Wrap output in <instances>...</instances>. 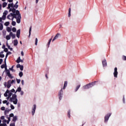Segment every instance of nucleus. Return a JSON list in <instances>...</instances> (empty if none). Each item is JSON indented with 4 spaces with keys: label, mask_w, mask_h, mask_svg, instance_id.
<instances>
[{
    "label": "nucleus",
    "mask_w": 126,
    "mask_h": 126,
    "mask_svg": "<svg viewBox=\"0 0 126 126\" xmlns=\"http://www.w3.org/2000/svg\"><path fill=\"white\" fill-rule=\"evenodd\" d=\"M4 25L5 26H8V25H9V22H6L4 23Z\"/></svg>",
    "instance_id": "36"
},
{
    "label": "nucleus",
    "mask_w": 126,
    "mask_h": 126,
    "mask_svg": "<svg viewBox=\"0 0 126 126\" xmlns=\"http://www.w3.org/2000/svg\"><path fill=\"white\" fill-rule=\"evenodd\" d=\"M7 102V100H3L2 101L3 104H6Z\"/></svg>",
    "instance_id": "52"
},
{
    "label": "nucleus",
    "mask_w": 126,
    "mask_h": 126,
    "mask_svg": "<svg viewBox=\"0 0 126 126\" xmlns=\"http://www.w3.org/2000/svg\"><path fill=\"white\" fill-rule=\"evenodd\" d=\"M2 59H0V64H1L2 63Z\"/></svg>",
    "instance_id": "58"
},
{
    "label": "nucleus",
    "mask_w": 126,
    "mask_h": 126,
    "mask_svg": "<svg viewBox=\"0 0 126 126\" xmlns=\"http://www.w3.org/2000/svg\"><path fill=\"white\" fill-rule=\"evenodd\" d=\"M103 66H107V61H106V59L103 60L102 61Z\"/></svg>",
    "instance_id": "12"
},
{
    "label": "nucleus",
    "mask_w": 126,
    "mask_h": 126,
    "mask_svg": "<svg viewBox=\"0 0 126 126\" xmlns=\"http://www.w3.org/2000/svg\"><path fill=\"white\" fill-rule=\"evenodd\" d=\"M14 18H16L17 23H20L21 21V14L18 10H16V13L14 14Z\"/></svg>",
    "instance_id": "2"
},
{
    "label": "nucleus",
    "mask_w": 126,
    "mask_h": 126,
    "mask_svg": "<svg viewBox=\"0 0 126 126\" xmlns=\"http://www.w3.org/2000/svg\"><path fill=\"white\" fill-rule=\"evenodd\" d=\"M112 113L107 114L104 117V123H108V121H109V119H110V117H111Z\"/></svg>",
    "instance_id": "8"
},
{
    "label": "nucleus",
    "mask_w": 126,
    "mask_h": 126,
    "mask_svg": "<svg viewBox=\"0 0 126 126\" xmlns=\"http://www.w3.org/2000/svg\"><path fill=\"white\" fill-rule=\"evenodd\" d=\"M6 60H5V64H2L1 65V68H4L6 65Z\"/></svg>",
    "instance_id": "19"
},
{
    "label": "nucleus",
    "mask_w": 126,
    "mask_h": 126,
    "mask_svg": "<svg viewBox=\"0 0 126 126\" xmlns=\"http://www.w3.org/2000/svg\"><path fill=\"white\" fill-rule=\"evenodd\" d=\"M1 111H4V110H5V107H4V106L1 107Z\"/></svg>",
    "instance_id": "51"
},
{
    "label": "nucleus",
    "mask_w": 126,
    "mask_h": 126,
    "mask_svg": "<svg viewBox=\"0 0 126 126\" xmlns=\"http://www.w3.org/2000/svg\"><path fill=\"white\" fill-rule=\"evenodd\" d=\"M12 37V39H15L16 35L15 34L13 33L12 32H10L9 35L6 36V39L8 40H10Z\"/></svg>",
    "instance_id": "4"
},
{
    "label": "nucleus",
    "mask_w": 126,
    "mask_h": 126,
    "mask_svg": "<svg viewBox=\"0 0 126 126\" xmlns=\"http://www.w3.org/2000/svg\"><path fill=\"white\" fill-rule=\"evenodd\" d=\"M61 36L62 35L61 34V33H57L53 39L52 42H54V41H55V40H57V39H59V38H61Z\"/></svg>",
    "instance_id": "9"
},
{
    "label": "nucleus",
    "mask_w": 126,
    "mask_h": 126,
    "mask_svg": "<svg viewBox=\"0 0 126 126\" xmlns=\"http://www.w3.org/2000/svg\"><path fill=\"white\" fill-rule=\"evenodd\" d=\"M21 83H22V85H24V80H22L21 81Z\"/></svg>",
    "instance_id": "56"
},
{
    "label": "nucleus",
    "mask_w": 126,
    "mask_h": 126,
    "mask_svg": "<svg viewBox=\"0 0 126 126\" xmlns=\"http://www.w3.org/2000/svg\"><path fill=\"white\" fill-rule=\"evenodd\" d=\"M21 66V65H20V64H18L17 65H16V67L17 68H20V67Z\"/></svg>",
    "instance_id": "45"
},
{
    "label": "nucleus",
    "mask_w": 126,
    "mask_h": 126,
    "mask_svg": "<svg viewBox=\"0 0 126 126\" xmlns=\"http://www.w3.org/2000/svg\"><path fill=\"white\" fill-rule=\"evenodd\" d=\"M12 12H13V14H15V13H16V10L13 8L12 10Z\"/></svg>",
    "instance_id": "32"
},
{
    "label": "nucleus",
    "mask_w": 126,
    "mask_h": 126,
    "mask_svg": "<svg viewBox=\"0 0 126 126\" xmlns=\"http://www.w3.org/2000/svg\"><path fill=\"white\" fill-rule=\"evenodd\" d=\"M70 12H71V9L70 8H69V10H68V17H70Z\"/></svg>",
    "instance_id": "24"
},
{
    "label": "nucleus",
    "mask_w": 126,
    "mask_h": 126,
    "mask_svg": "<svg viewBox=\"0 0 126 126\" xmlns=\"http://www.w3.org/2000/svg\"><path fill=\"white\" fill-rule=\"evenodd\" d=\"M10 102H13V104L16 105L18 100L17 99V96L16 94H14L12 95V97L10 98Z\"/></svg>",
    "instance_id": "3"
},
{
    "label": "nucleus",
    "mask_w": 126,
    "mask_h": 126,
    "mask_svg": "<svg viewBox=\"0 0 126 126\" xmlns=\"http://www.w3.org/2000/svg\"><path fill=\"white\" fill-rule=\"evenodd\" d=\"M10 92H11V93H15V90H14V89H12L10 91Z\"/></svg>",
    "instance_id": "41"
},
{
    "label": "nucleus",
    "mask_w": 126,
    "mask_h": 126,
    "mask_svg": "<svg viewBox=\"0 0 126 126\" xmlns=\"http://www.w3.org/2000/svg\"><path fill=\"white\" fill-rule=\"evenodd\" d=\"M21 54L22 56H24V53L23 52V51H22Z\"/></svg>",
    "instance_id": "61"
},
{
    "label": "nucleus",
    "mask_w": 126,
    "mask_h": 126,
    "mask_svg": "<svg viewBox=\"0 0 126 126\" xmlns=\"http://www.w3.org/2000/svg\"><path fill=\"white\" fill-rule=\"evenodd\" d=\"M7 13H8V12L7 11H5L3 13V15L4 16H6V15H7Z\"/></svg>",
    "instance_id": "27"
},
{
    "label": "nucleus",
    "mask_w": 126,
    "mask_h": 126,
    "mask_svg": "<svg viewBox=\"0 0 126 126\" xmlns=\"http://www.w3.org/2000/svg\"><path fill=\"white\" fill-rule=\"evenodd\" d=\"M67 116L69 118H70V110H69L67 112Z\"/></svg>",
    "instance_id": "33"
},
{
    "label": "nucleus",
    "mask_w": 126,
    "mask_h": 126,
    "mask_svg": "<svg viewBox=\"0 0 126 126\" xmlns=\"http://www.w3.org/2000/svg\"><path fill=\"white\" fill-rule=\"evenodd\" d=\"M8 90H7L6 91V92L4 93V96H5V97H7L8 96Z\"/></svg>",
    "instance_id": "21"
},
{
    "label": "nucleus",
    "mask_w": 126,
    "mask_h": 126,
    "mask_svg": "<svg viewBox=\"0 0 126 126\" xmlns=\"http://www.w3.org/2000/svg\"><path fill=\"white\" fill-rule=\"evenodd\" d=\"M6 30L7 31V32H11V28H10V27H7L6 29Z\"/></svg>",
    "instance_id": "28"
},
{
    "label": "nucleus",
    "mask_w": 126,
    "mask_h": 126,
    "mask_svg": "<svg viewBox=\"0 0 126 126\" xmlns=\"http://www.w3.org/2000/svg\"><path fill=\"white\" fill-rule=\"evenodd\" d=\"M9 54H11V52H8V53H6V55L5 56V60H6V59L7 58V57L8 56V55H9Z\"/></svg>",
    "instance_id": "30"
},
{
    "label": "nucleus",
    "mask_w": 126,
    "mask_h": 126,
    "mask_svg": "<svg viewBox=\"0 0 126 126\" xmlns=\"http://www.w3.org/2000/svg\"><path fill=\"white\" fill-rule=\"evenodd\" d=\"M11 84H13V83H15V80H12V81H11Z\"/></svg>",
    "instance_id": "48"
},
{
    "label": "nucleus",
    "mask_w": 126,
    "mask_h": 126,
    "mask_svg": "<svg viewBox=\"0 0 126 126\" xmlns=\"http://www.w3.org/2000/svg\"><path fill=\"white\" fill-rule=\"evenodd\" d=\"M5 72L8 77H9L10 78H13V77L11 75V74H10V71H9V70H6V71H5Z\"/></svg>",
    "instance_id": "11"
},
{
    "label": "nucleus",
    "mask_w": 126,
    "mask_h": 126,
    "mask_svg": "<svg viewBox=\"0 0 126 126\" xmlns=\"http://www.w3.org/2000/svg\"><path fill=\"white\" fill-rule=\"evenodd\" d=\"M21 87H19L17 88V90L16 91V92H15V94H16L17 92H21Z\"/></svg>",
    "instance_id": "16"
},
{
    "label": "nucleus",
    "mask_w": 126,
    "mask_h": 126,
    "mask_svg": "<svg viewBox=\"0 0 126 126\" xmlns=\"http://www.w3.org/2000/svg\"><path fill=\"white\" fill-rule=\"evenodd\" d=\"M14 7H15V8H18V4H15L14 5Z\"/></svg>",
    "instance_id": "46"
},
{
    "label": "nucleus",
    "mask_w": 126,
    "mask_h": 126,
    "mask_svg": "<svg viewBox=\"0 0 126 126\" xmlns=\"http://www.w3.org/2000/svg\"><path fill=\"white\" fill-rule=\"evenodd\" d=\"M32 30V27H31L30 28V30H29V37H30L31 35V31Z\"/></svg>",
    "instance_id": "22"
},
{
    "label": "nucleus",
    "mask_w": 126,
    "mask_h": 126,
    "mask_svg": "<svg viewBox=\"0 0 126 126\" xmlns=\"http://www.w3.org/2000/svg\"><path fill=\"white\" fill-rule=\"evenodd\" d=\"M10 86H11V80H9L7 82V88H10Z\"/></svg>",
    "instance_id": "13"
},
{
    "label": "nucleus",
    "mask_w": 126,
    "mask_h": 126,
    "mask_svg": "<svg viewBox=\"0 0 126 126\" xmlns=\"http://www.w3.org/2000/svg\"><path fill=\"white\" fill-rule=\"evenodd\" d=\"M10 126H15V123H11Z\"/></svg>",
    "instance_id": "53"
},
{
    "label": "nucleus",
    "mask_w": 126,
    "mask_h": 126,
    "mask_svg": "<svg viewBox=\"0 0 126 126\" xmlns=\"http://www.w3.org/2000/svg\"><path fill=\"white\" fill-rule=\"evenodd\" d=\"M12 121H13V122H14V123H15V122H16V121H17V116H14L13 117Z\"/></svg>",
    "instance_id": "18"
},
{
    "label": "nucleus",
    "mask_w": 126,
    "mask_h": 126,
    "mask_svg": "<svg viewBox=\"0 0 126 126\" xmlns=\"http://www.w3.org/2000/svg\"><path fill=\"white\" fill-rule=\"evenodd\" d=\"M8 9H9V12H10V11H12V9H11V8H8Z\"/></svg>",
    "instance_id": "63"
},
{
    "label": "nucleus",
    "mask_w": 126,
    "mask_h": 126,
    "mask_svg": "<svg viewBox=\"0 0 126 126\" xmlns=\"http://www.w3.org/2000/svg\"><path fill=\"white\" fill-rule=\"evenodd\" d=\"M7 51H8V49H7V48H5L4 49V52H5L6 53L7 52Z\"/></svg>",
    "instance_id": "57"
},
{
    "label": "nucleus",
    "mask_w": 126,
    "mask_h": 126,
    "mask_svg": "<svg viewBox=\"0 0 126 126\" xmlns=\"http://www.w3.org/2000/svg\"><path fill=\"white\" fill-rule=\"evenodd\" d=\"M37 44H38V38H35V46H37Z\"/></svg>",
    "instance_id": "39"
},
{
    "label": "nucleus",
    "mask_w": 126,
    "mask_h": 126,
    "mask_svg": "<svg viewBox=\"0 0 126 126\" xmlns=\"http://www.w3.org/2000/svg\"><path fill=\"white\" fill-rule=\"evenodd\" d=\"M6 5H7V2H4L2 3V7L4 8V7H5V6H6Z\"/></svg>",
    "instance_id": "20"
},
{
    "label": "nucleus",
    "mask_w": 126,
    "mask_h": 126,
    "mask_svg": "<svg viewBox=\"0 0 126 126\" xmlns=\"http://www.w3.org/2000/svg\"><path fill=\"white\" fill-rule=\"evenodd\" d=\"M13 6H14V4H13V3H9V4H8L7 9L10 8V7H13Z\"/></svg>",
    "instance_id": "15"
},
{
    "label": "nucleus",
    "mask_w": 126,
    "mask_h": 126,
    "mask_svg": "<svg viewBox=\"0 0 126 126\" xmlns=\"http://www.w3.org/2000/svg\"><path fill=\"white\" fill-rule=\"evenodd\" d=\"M8 96L9 97H11V96H12V93H11L10 91H8Z\"/></svg>",
    "instance_id": "26"
},
{
    "label": "nucleus",
    "mask_w": 126,
    "mask_h": 126,
    "mask_svg": "<svg viewBox=\"0 0 126 126\" xmlns=\"http://www.w3.org/2000/svg\"><path fill=\"white\" fill-rule=\"evenodd\" d=\"M16 36L17 38H19V37L20 36V30H18L17 31Z\"/></svg>",
    "instance_id": "14"
},
{
    "label": "nucleus",
    "mask_w": 126,
    "mask_h": 126,
    "mask_svg": "<svg viewBox=\"0 0 126 126\" xmlns=\"http://www.w3.org/2000/svg\"><path fill=\"white\" fill-rule=\"evenodd\" d=\"M9 117H10V118H12V117H14V115L13 114V113H11L9 115Z\"/></svg>",
    "instance_id": "44"
},
{
    "label": "nucleus",
    "mask_w": 126,
    "mask_h": 126,
    "mask_svg": "<svg viewBox=\"0 0 126 126\" xmlns=\"http://www.w3.org/2000/svg\"><path fill=\"white\" fill-rule=\"evenodd\" d=\"M12 25L13 26H15V25H16V22L15 21H12Z\"/></svg>",
    "instance_id": "35"
},
{
    "label": "nucleus",
    "mask_w": 126,
    "mask_h": 126,
    "mask_svg": "<svg viewBox=\"0 0 126 126\" xmlns=\"http://www.w3.org/2000/svg\"><path fill=\"white\" fill-rule=\"evenodd\" d=\"M3 84L5 87H6V86H7V84L6 83V82H4Z\"/></svg>",
    "instance_id": "55"
},
{
    "label": "nucleus",
    "mask_w": 126,
    "mask_h": 126,
    "mask_svg": "<svg viewBox=\"0 0 126 126\" xmlns=\"http://www.w3.org/2000/svg\"><path fill=\"white\" fill-rule=\"evenodd\" d=\"M19 76L20 77H22L23 76V72L22 71H21L19 73Z\"/></svg>",
    "instance_id": "23"
},
{
    "label": "nucleus",
    "mask_w": 126,
    "mask_h": 126,
    "mask_svg": "<svg viewBox=\"0 0 126 126\" xmlns=\"http://www.w3.org/2000/svg\"><path fill=\"white\" fill-rule=\"evenodd\" d=\"M23 68H24V67H23V65H21V66L20 67V70H23Z\"/></svg>",
    "instance_id": "49"
},
{
    "label": "nucleus",
    "mask_w": 126,
    "mask_h": 126,
    "mask_svg": "<svg viewBox=\"0 0 126 126\" xmlns=\"http://www.w3.org/2000/svg\"><path fill=\"white\" fill-rule=\"evenodd\" d=\"M95 85V82L90 83L87 84V85L84 86L83 88L84 89H89V88H91V87H93Z\"/></svg>",
    "instance_id": "5"
},
{
    "label": "nucleus",
    "mask_w": 126,
    "mask_h": 126,
    "mask_svg": "<svg viewBox=\"0 0 126 126\" xmlns=\"http://www.w3.org/2000/svg\"><path fill=\"white\" fill-rule=\"evenodd\" d=\"M2 20H5V18H6V16H2Z\"/></svg>",
    "instance_id": "43"
},
{
    "label": "nucleus",
    "mask_w": 126,
    "mask_h": 126,
    "mask_svg": "<svg viewBox=\"0 0 126 126\" xmlns=\"http://www.w3.org/2000/svg\"><path fill=\"white\" fill-rule=\"evenodd\" d=\"M3 29V25L1 23H0V30H2Z\"/></svg>",
    "instance_id": "25"
},
{
    "label": "nucleus",
    "mask_w": 126,
    "mask_h": 126,
    "mask_svg": "<svg viewBox=\"0 0 126 126\" xmlns=\"http://www.w3.org/2000/svg\"><path fill=\"white\" fill-rule=\"evenodd\" d=\"M16 63H20V60H18V59H17L16 61Z\"/></svg>",
    "instance_id": "60"
},
{
    "label": "nucleus",
    "mask_w": 126,
    "mask_h": 126,
    "mask_svg": "<svg viewBox=\"0 0 126 126\" xmlns=\"http://www.w3.org/2000/svg\"><path fill=\"white\" fill-rule=\"evenodd\" d=\"M2 126H7L6 123H3V124H2Z\"/></svg>",
    "instance_id": "62"
},
{
    "label": "nucleus",
    "mask_w": 126,
    "mask_h": 126,
    "mask_svg": "<svg viewBox=\"0 0 126 126\" xmlns=\"http://www.w3.org/2000/svg\"><path fill=\"white\" fill-rule=\"evenodd\" d=\"M12 32H16V28H13L12 29Z\"/></svg>",
    "instance_id": "37"
},
{
    "label": "nucleus",
    "mask_w": 126,
    "mask_h": 126,
    "mask_svg": "<svg viewBox=\"0 0 126 126\" xmlns=\"http://www.w3.org/2000/svg\"><path fill=\"white\" fill-rule=\"evenodd\" d=\"M6 32H5V31H3L2 32V33H3V35H5Z\"/></svg>",
    "instance_id": "64"
},
{
    "label": "nucleus",
    "mask_w": 126,
    "mask_h": 126,
    "mask_svg": "<svg viewBox=\"0 0 126 126\" xmlns=\"http://www.w3.org/2000/svg\"><path fill=\"white\" fill-rule=\"evenodd\" d=\"M7 19H9V20H12L13 21V19H14V14L11 13L7 16Z\"/></svg>",
    "instance_id": "7"
},
{
    "label": "nucleus",
    "mask_w": 126,
    "mask_h": 126,
    "mask_svg": "<svg viewBox=\"0 0 126 126\" xmlns=\"http://www.w3.org/2000/svg\"><path fill=\"white\" fill-rule=\"evenodd\" d=\"M20 92V95H21V96H23V95L24 94V92H23V91H22Z\"/></svg>",
    "instance_id": "42"
},
{
    "label": "nucleus",
    "mask_w": 126,
    "mask_h": 126,
    "mask_svg": "<svg viewBox=\"0 0 126 126\" xmlns=\"http://www.w3.org/2000/svg\"><path fill=\"white\" fill-rule=\"evenodd\" d=\"M118 68L117 67H115L114 68V72L113 73V74H114V77L115 78H118Z\"/></svg>",
    "instance_id": "10"
},
{
    "label": "nucleus",
    "mask_w": 126,
    "mask_h": 126,
    "mask_svg": "<svg viewBox=\"0 0 126 126\" xmlns=\"http://www.w3.org/2000/svg\"><path fill=\"white\" fill-rule=\"evenodd\" d=\"M9 69L12 71V72H15V70L13 69V66H12L11 68H9Z\"/></svg>",
    "instance_id": "31"
},
{
    "label": "nucleus",
    "mask_w": 126,
    "mask_h": 126,
    "mask_svg": "<svg viewBox=\"0 0 126 126\" xmlns=\"http://www.w3.org/2000/svg\"><path fill=\"white\" fill-rule=\"evenodd\" d=\"M80 87V85L77 86L76 87V89L75 90V91L76 92V91H77V90H78V89H79V88Z\"/></svg>",
    "instance_id": "34"
},
{
    "label": "nucleus",
    "mask_w": 126,
    "mask_h": 126,
    "mask_svg": "<svg viewBox=\"0 0 126 126\" xmlns=\"http://www.w3.org/2000/svg\"><path fill=\"white\" fill-rule=\"evenodd\" d=\"M18 44V40L17 39H15L14 40V46H17Z\"/></svg>",
    "instance_id": "17"
},
{
    "label": "nucleus",
    "mask_w": 126,
    "mask_h": 126,
    "mask_svg": "<svg viewBox=\"0 0 126 126\" xmlns=\"http://www.w3.org/2000/svg\"><path fill=\"white\" fill-rule=\"evenodd\" d=\"M2 123H3V124H5V123H6V120H2Z\"/></svg>",
    "instance_id": "54"
},
{
    "label": "nucleus",
    "mask_w": 126,
    "mask_h": 126,
    "mask_svg": "<svg viewBox=\"0 0 126 126\" xmlns=\"http://www.w3.org/2000/svg\"><path fill=\"white\" fill-rule=\"evenodd\" d=\"M3 52H1L0 54V58H3L4 57V54H3Z\"/></svg>",
    "instance_id": "38"
},
{
    "label": "nucleus",
    "mask_w": 126,
    "mask_h": 126,
    "mask_svg": "<svg viewBox=\"0 0 126 126\" xmlns=\"http://www.w3.org/2000/svg\"><path fill=\"white\" fill-rule=\"evenodd\" d=\"M122 59L124 60V61H126V56H123L122 57Z\"/></svg>",
    "instance_id": "50"
},
{
    "label": "nucleus",
    "mask_w": 126,
    "mask_h": 126,
    "mask_svg": "<svg viewBox=\"0 0 126 126\" xmlns=\"http://www.w3.org/2000/svg\"><path fill=\"white\" fill-rule=\"evenodd\" d=\"M16 81H17V83H18V84H19V83H20V81H21V80L20 79H16Z\"/></svg>",
    "instance_id": "40"
},
{
    "label": "nucleus",
    "mask_w": 126,
    "mask_h": 126,
    "mask_svg": "<svg viewBox=\"0 0 126 126\" xmlns=\"http://www.w3.org/2000/svg\"><path fill=\"white\" fill-rule=\"evenodd\" d=\"M10 108L12 109V110H14V106H13V105L11 104Z\"/></svg>",
    "instance_id": "47"
},
{
    "label": "nucleus",
    "mask_w": 126,
    "mask_h": 126,
    "mask_svg": "<svg viewBox=\"0 0 126 126\" xmlns=\"http://www.w3.org/2000/svg\"><path fill=\"white\" fill-rule=\"evenodd\" d=\"M0 119L1 120H4V116H1V117H0Z\"/></svg>",
    "instance_id": "59"
},
{
    "label": "nucleus",
    "mask_w": 126,
    "mask_h": 126,
    "mask_svg": "<svg viewBox=\"0 0 126 126\" xmlns=\"http://www.w3.org/2000/svg\"><path fill=\"white\" fill-rule=\"evenodd\" d=\"M67 86V81H65L64 82L63 88H62L58 93V97L59 98V100H62V99H63V90H65V88H66Z\"/></svg>",
    "instance_id": "1"
},
{
    "label": "nucleus",
    "mask_w": 126,
    "mask_h": 126,
    "mask_svg": "<svg viewBox=\"0 0 126 126\" xmlns=\"http://www.w3.org/2000/svg\"><path fill=\"white\" fill-rule=\"evenodd\" d=\"M36 109H37V105L36 104H33L32 107V116H34V115H35V112H36Z\"/></svg>",
    "instance_id": "6"
},
{
    "label": "nucleus",
    "mask_w": 126,
    "mask_h": 126,
    "mask_svg": "<svg viewBox=\"0 0 126 126\" xmlns=\"http://www.w3.org/2000/svg\"><path fill=\"white\" fill-rule=\"evenodd\" d=\"M51 41H52V38H50V39H49V42H48V43H47V46H48V47H50V44H51Z\"/></svg>",
    "instance_id": "29"
}]
</instances>
